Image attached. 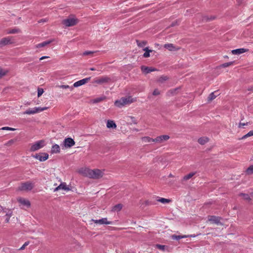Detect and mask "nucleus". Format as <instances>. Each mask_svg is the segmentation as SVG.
I'll use <instances>...</instances> for the list:
<instances>
[{"instance_id": "obj_55", "label": "nucleus", "mask_w": 253, "mask_h": 253, "mask_svg": "<svg viewBox=\"0 0 253 253\" xmlns=\"http://www.w3.org/2000/svg\"><path fill=\"white\" fill-rule=\"evenodd\" d=\"M95 70V69L94 68H90V70H91V71H94Z\"/></svg>"}, {"instance_id": "obj_54", "label": "nucleus", "mask_w": 253, "mask_h": 253, "mask_svg": "<svg viewBox=\"0 0 253 253\" xmlns=\"http://www.w3.org/2000/svg\"><path fill=\"white\" fill-rule=\"evenodd\" d=\"M188 236H189L188 237H196V235H188Z\"/></svg>"}, {"instance_id": "obj_30", "label": "nucleus", "mask_w": 253, "mask_h": 253, "mask_svg": "<svg viewBox=\"0 0 253 253\" xmlns=\"http://www.w3.org/2000/svg\"><path fill=\"white\" fill-rule=\"evenodd\" d=\"M189 236H186V235H183V236H178V235H173L171 236V238L173 240H178L179 239H182V238H187Z\"/></svg>"}, {"instance_id": "obj_18", "label": "nucleus", "mask_w": 253, "mask_h": 253, "mask_svg": "<svg viewBox=\"0 0 253 253\" xmlns=\"http://www.w3.org/2000/svg\"><path fill=\"white\" fill-rule=\"evenodd\" d=\"M141 69L142 71L145 74H148L155 70V69L154 68H149L144 66H141Z\"/></svg>"}, {"instance_id": "obj_11", "label": "nucleus", "mask_w": 253, "mask_h": 253, "mask_svg": "<svg viewBox=\"0 0 253 253\" xmlns=\"http://www.w3.org/2000/svg\"><path fill=\"white\" fill-rule=\"evenodd\" d=\"M126 104V98L123 97L120 100L115 102V105L119 108H121Z\"/></svg>"}, {"instance_id": "obj_25", "label": "nucleus", "mask_w": 253, "mask_h": 253, "mask_svg": "<svg viewBox=\"0 0 253 253\" xmlns=\"http://www.w3.org/2000/svg\"><path fill=\"white\" fill-rule=\"evenodd\" d=\"M143 50L145 51L143 54V57L145 58L149 57L150 56V53L152 52V50H149L147 47L143 48Z\"/></svg>"}, {"instance_id": "obj_34", "label": "nucleus", "mask_w": 253, "mask_h": 253, "mask_svg": "<svg viewBox=\"0 0 253 253\" xmlns=\"http://www.w3.org/2000/svg\"><path fill=\"white\" fill-rule=\"evenodd\" d=\"M21 32V30L19 29H13L9 31H8L7 33V34H16V33H19Z\"/></svg>"}, {"instance_id": "obj_46", "label": "nucleus", "mask_w": 253, "mask_h": 253, "mask_svg": "<svg viewBox=\"0 0 253 253\" xmlns=\"http://www.w3.org/2000/svg\"><path fill=\"white\" fill-rule=\"evenodd\" d=\"M29 244V242H26L19 249L20 250H23L25 249V247Z\"/></svg>"}, {"instance_id": "obj_41", "label": "nucleus", "mask_w": 253, "mask_h": 253, "mask_svg": "<svg viewBox=\"0 0 253 253\" xmlns=\"http://www.w3.org/2000/svg\"><path fill=\"white\" fill-rule=\"evenodd\" d=\"M136 101V98H132L131 96H127V104L133 103Z\"/></svg>"}, {"instance_id": "obj_49", "label": "nucleus", "mask_w": 253, "mask_h": 253, "mask_svg": "<svg viewBox=\"0 0 253 253\" xmlns=\"http://www.w3.org/2000/svg\"><path fill=\"white\" fill-rule=\"evenodd\" d=\"M160 93V91L157 89H155L153 92V94L154 95H159Z\"/></svg>"}, {"instance_id": "obj_10", "label": "nucleus", "mask_w": 253, "mask_h": 253, "mask_svg": "<svg viewBox=\"0 0 253 253\" xmlns=\"http://www.w3.org/2000/svg\"><path fill=\"white\" fill-rule=\"evenodd\" d=\"M90 77H89V78H84V79H83L80 81H78L75 82L73 84V87H77L81 86L82 85H84V84H85L86 83H87L90 80Z\"/></svg>"}, {"instance_id": "obj_51", "label": "nucleus", "mask_w": 253, "mask_h": 253, "mask_svg": "<svg viewBox=\"0 0 253 253\" xmlns=\"http://www.w3.org/2000/svg\"><path fill=\"white\" fill-rule=\"evenodd\" d=\"M144 204L146 206L151 205L153 204L151 202L148 200L145 201Z\"/></svg>"}, {"instance_id": "obj_40", "label": "nucleus", "mask_w": 253, "mask_h": 253, "mask_svg": "<svg viewBox=\"0 0 253 253\" xmlns=\"http://www.w3.org/2000/svg\"><path fill=\"white\" fill-rule=\"evenodd\" d=\"M253 136V130L250 131L248 133H247L246 135H244L242 139H246L248 137Z\"/></svg>"}, {"instance_id": "obj_7", "label": "nucleus", "mask_w": 253, "mask_h": 253, "mask_svg": "<svg viewBox=\"0 0 253 253\" xmlns=\"http://www.w3.org/2000/svg\"><path fill=\"white\" fill-rule=\"evenodd\" d=\"M63 144L65 148H71L75 144V142L72 138L68 137L64 139Z\"/></svg>"}, {"instance_id": "obj_22", "label": "nucleus", "mask_w": 253, "mask_h": 253, "mask_svg": "<svg viewBox=\"0 0 253 253\" xmlns=\"http://www.w3.org/2000/svg\"><path fill=\"white\" fill-rule=\"evenodd\" d=\"M51 42V41H44L42 43H40L37 44L36 47L37 48H41V47H44V46L49 44Z\"/></svg>"}, {"instance_id": "obj_23", "label": "nucleus", "mask_w": 253, "mask_h": 253, "mask_svg": "<svg viewBox=\"0 0 253 253\" xmlns=\"http://www.w3.org/2000/svg\"><path fill=\"white\" fill-rule=\"evenodd\" d=\"M127 125L128 124H137V120L135 119L134 117L129 116L127 117Z\"/></svg>"}, {"instance_id": "obj_9", "label": "nucleus", "mask_w": 253, "mask_h": 253, "mask_svg": "<svg viewBox=\"0 0 253 253\" xmlns=\"http://www.w3.org/2000/svg\"><path fill=\"white\" fill-rule=\"evenodd\" d=\"M169 138L168 135H163L157 137L155 138V143H162L167 141Z\"/></svg>"}, {"instance_id": "obj_43", "label": "nucleus", "mask_w": 253, "mask_h": 253, "mask_svg": "<svg viewBox=\"0 0 253 253\" xmlns=\"http://www.w3.org/2000/svg\"><path fill=\"white\" fill-rule=\"evenodd\" d=\"M44 91L43 89L42 88H38V96L39 97L41 96L42 93H43Z\"/></svg>"}, {"instance_id": "obj_1", "label": "nucleus", "mask_w": 253, "mask_h": 253, "mask_svg": "<svg viewBox=\"0 0 253 253\" xmlns=\"http://www.w3.org/2000/svg\"><path fill=\"white\" fill-rule=\"evenodd\" d=\"M85 174L90 178L99 179L103 177L104 175V170L99 169H85Z\"/></svg>"}, {"instance_id": "obj_6", "label": "nucleus", "mask_w": 253, "mask_h": 253, "mask_svg": "<svg viewBox=\"0 0 253 253\" xmlns=\"http://www.w3.org/2000/svg\"><path fill=\"white\" fill-rule=\"evenodd\" d=\"M110 81V78L107 76H103L96 78L94 80V83L97 84H103L109 82Z\"/></svg>"}, {"instance_id": "obj_36", "label": "nucleus", "mask_w": 253, "mask_h": 253, "mask_svg": "<svg viewBox=\"0 0 253 253\" xmlns=\"http://www.w3.org/2000/svg\"><path fill=\"white\" fill-rule=\"evenodd\" d=\"M137 44L138 46L143 47L145 46V45L147 44V42L145 41H137Z\"/></svg>"}, {"instance_id": "obj_48", "label": "nucleus", "mask_w": 253, "mask_h": 253, "mask_svg": "<svg viewBox=\"0 0 253 253\" xmlns=\"http://www.w3.org/2000/svg\"><path fill=\"white\" fill-rule=\"evenodd\" d=\"M104 99V98H103V97H100V98H97L96 99H95L94 101V102L95 103H98L99 102H100L102 100H103Z\"/></svg>"}, {"instance_id": "obj_33", "label": "nucleus", "mask_w": 253, "mask_h": 253, "mask_svg": "<svg viewBox=\"0 0 253 253\" xmlns=\"http://www.w3.org/2000/svg\"><path fill=\"white\" fill-rule=\"evenodd\" d=\"M157 201L161 202L163 204H166L169 203L170 201L169 199H165L164 198H159L157 199Z\"/></svg>"}, {"instance_id": "obj_47", "label": "nucleus", "mask_w": 253, "mask_h": 253, "mask_svg": "<svg viewBox=\"0 0 253 253\" xmlns=\"http://www.w3.org/2000/svg\"><path fill=\"white\" fill-rule=\"evenodd\" d=\"M1 129L2 130H14L15 129L14 128H12V127H8V126H5V127H3L1 128Z\"/></svg>"}, {"instance_id": "obj_17", "label": "nucleus", "mask_w": 253, "mask_h": 253, "mask_svg": "<svg viewBox=\"0 0 253 253\" xmlns=\"http://www.w3.org/2000/svg\"><path fill=\"white\" fill-rule=\"evenodd\" d=\"M106 126L108 128L116 129L117 125L114 121L108 120L107 121Z\"/></svg>"}, {"instance_id": "obj_26", "label": "nucleus", "mask_w": 253, "mask_h": 253, "mask_svg": "<svg viewBox=\"0 0 253 253\" xmlns=\"http://www.w3.org/2000/svg\"><path fill=\"white\" fill-rule=\"evenodd\" d=\"M218 95V91H214L211 93L208 97L209 100H212Z\"/></svg>"}, {"instance_id": "obj_20", "label": "nucleus", "mask_w": 253, "mask_h": 253, "mask_svg": "<svg viewBox=\"0 0 253 253\" xmlns=\"http://www.w3.org/2000/svg\"><path fill=\"white\" fill-rule=\"evenodd\" d=\"M60 151V147L57 144H55L52 146L51 152L52 153H58Z\"/></svg>"}, {"instance_id": "obj_31", "label": "nucleus", "mask_w": 253, "mask_h": 253, "mask_svg": "<svg viewBox=\"0 0 253 253\" xmlns=\"http://www.w3.org/2000/svg\"><path fill=\"white\" fill-rule=\"evenodd\" d=\"M57 87L62 88V89H69V90L71 91L73 89V86H70L68 85H60L57 86Z\"/></svg>"}, {"instance_id": "obj_32", "label": "nucleus", "mask_w": 253, "mask_h": 253, "mask_svg": "<svg viewBox=\"0 0 253 253\" xmlns=\"http://www.w3.org/2000/svg\"><path fill=\"white\" fill-rule=\"evenodd\" d=\"M246 173L248 175L253 174V165L250 166L246 170Z\"/></svg>"}, {"instance_id": "obj_28", "label": "nucleus", "mask_w": 253, "mask_h": 253, "mask_svg": "<svg viewBox=\"0 0 253 253\" xmlns=\"http://www.w3.org/2000/svg\"><path fill=\"white\" fill-rule=\"evenodd\" d=\"M37 113V111H35V108L33 109H29L27 110L25 112H24V114H34Z\"/></svg>"}, {"instance_id": "obj_42", "label": "nucleus", "mask_w": 253, "mask_h": 253, "mask_svg": "<svg viewBox=\"0 0 253 253\" xmlns=\"http://www.w3.org/2000/svg\"><path fill=\"white\" fill-rule=\"evenodd\" d=\"M95 52H94V51H85L83 53V55H91V56H93V54L94 53H95Z\"/></svg>"}, {"instance_id": "obj_39", "label": "nucleus", "mask_w": 253, "mask_h": 253, "mask_svg": "<svg viewBox=\"0 0 253 253\" xmlns=\"http://www.w3.org/2000/svg\"><path fill=\"white\" fill-rule=\"evenodd\" d=\"M168 79V78L167 76H163L159 78L158 81L160 83H163L164 82L167 81Z\"/></svg>"}, {"instance_id": "obj_14", "label": "nucleus", "mask_w": 253, "mask_h": 253, "mask_svg": "<svg viewBox=\"0 0 253 253\" xmlns=\"http://www.w3.org/2000/svg\"><path fill=\"white\" fill-rule=\"evenodd\" d=\"M17 201L21 204H22L24 206H25L28 208L30 207L31 203H30V201L28 200H26V199L22 198H19L17 199Z\"/></svg>"}, {"instance_id": "obj_21", "label": "nucleus", "mask_w": 253, "mask_h": 253, "mask_svg": "<svg viewBox=\"0 0 253 253\" xmlns=\"http://www.w3.org/2000/svg\"><path fill=\"white\" fill-rule=\"evenodd\" d=\"M164 47L168 49L169 51L176 50L177 48L172 43H167L164 45Z\"/></svg>"}, {"instance_id": "obj_8", "label": "nucleus", "mask_w": 253, "mask_h": 253, "mask_svg": "<svg viewBox=\"0 0 253 253\" xmlns=\"http://www.w3.org/2000/svg\"><path fill=\"white\" fill-rule=\"evenodd\" d=\"M48 154L46 153H42L36 154L34 157L41 162H43L48 159Z\"/></svg>"}, {"instance_id": "obj_50", "label": "nucleus", "mask_w": 253, "mask_h": 253, "mask_svg": "<svg viewBox=\"0 0 253 253\" xmlns=\"http://www.w3.org/2000/svg\"><path fill=\"white\" fill-rule=\"evenodd\" d=\"M14 142V140L11 139V140H10L9 141H8L6 143V145H11L12 144H13Z\"/></svg>"}, {"instance_id": "obj_15", "label": "nucleus", "mask_w": 253, "mask_h": 253, "mask_svg": "<svg viewBox=\"0 0 253 253\" xmlns=\"http://www.w3.org/2000/svg\"><path fill=\"white\" fill-rule=\"evenodd\" d=\"M208 220L212 223L218 224L220 223V218L215 216H209Z\"/></svg>"}, {"instance_id": "obj_27", "label": "nucleus", "mask_w": 253, "mask_h": 253, "mask_svg": "<svg viewBox=\"0 0 253 253\" xmlns=\"http://www.w3.org/2000/svg\"><path fill=\"white\" fill-rule=\"evenodd\" d=\"M122 209V205L117 204L114 206L112 209L113 211H119Z\"/></svg>"}, {"instance_id": "obj_24", "label": "nucleus", "mask_w": 253, "mask_h": 253, "mask_svg": "<svg viewBox=\"0 0 253 253\" xmlns=\"http://www.w3.org/2000/svg\"><path fill=\"white\" fill-rule=\"evenodd\" d=\"M208 141L209 138L206 137H201L198 139V142L201 145L206 144Z\"/></svg>"}, {"instance_id": "obj_12", "label": "nucleus", "mask_w": 253, "mask_h": 253, "mask_svg": "<svg viewBox=\"0 0 253 253\" xmlns=\"http://www.w3.org/2000/svg\"><path fill=\"white\" fill-rule=\"evenodd\" d=\"M92 221L96 224H112L111 221H107V218H103L99 220H95V219H92Z\"/></svg>"}, {"instance_id": "obj_52", "label": "nucleus", "mask_w": 253, "mask_h": 253, "mask_svg": "<svg viewBox=\"0 0 253 253\" xmlns=\"http://www.w3.org/2000/svg\"><path fill=\"white\" fill-rule=\"evenodd\" d=\"M248 123H240L239 125V127H243L247 125Z\"/></svg>"}, {"instance_id": "obj_58", "label": "nucleus", "mask_w": 253, "mask_h": 253, "mask_svg": "<svg viewBox=\"0 0 253 253\" xmlns=\"http://www.w3.org/2000/svg\"><path fill=\"white\" fill-rule=\"evenodd\" d=\"M156 45L159 46V44H156Z\"/></svg>"}, {"instance_id": "obj_13", "label": "nucleus", "mask_w": 253, "mask_h": 253, "mask_svg": "<svg viewBox=\"0 0 253 253\" xmlns=\"http://www.w3.org/2000/svg\"><path fill=\"white\" fill-rule=\"evenodd\" d=\"M60 189L64 190L66 191L70 190V188L67 186L65 182L61 183V184L58 186L54 189V192L57 191Z\"/></svg>"}, {"instance_id": "obj_3", "label": "nucleus", "mask_w": 253, "mask_h": 253, "mask_svg": "<svg viewBox=\"0 0 253 253\" xmlns=\"http://www.w3.org/2000/svg\"><path fill=\"white\" fill-rule=\"evenodd\" d=\"M78 22L77 19L72 17H70L67 19H64L62 21V23L66 27H71L76 25Z\"/></svg>"}, {"instance_id": "obj_29", "label": "nucleus", "mask_w": 253, "mask_h": 253, "mask_svg": "<svg viewBox=\"0 0 253 253\" xmlns=\"http://www.w3.org/2000/svg\"><path fill=\"white\" fill-rule=\"evenodd\" d=\"M195 174V172H190L189 174L185 175L183 177V179L184 180H187L190 179L191 178H192Z\"/></svg>"}, {"instance_id": "obj_38", "label": "nucleus", "mask_w": 253, "mask_h": 253, "mask_svg": "<svg viewBox=\"0 0 253 253\" xmlns=\"http://www.w3.org/2000/svg\"><path fill=\"white\" fill-rule=\"evenodd\" d=\"M47 107H35V111H37V113L43 111L47 109Z\"/></svg>"}, {"instance_id": "obj_19", "label": "nucleus", "mask_w": 253, "mask_h": 253, "mask_svg": "<svg viewBox=\"0 0 253 253\" xmlns=\"http://www.w3.org/2000/svg\"><path fill=\"white\" fill-rule=\"evenodd\" d=\"M141 140L142 142L145 143L155 142V139L151 138L149 136L143 137L141 138Z\"/></svg>"}, {"instance_id": "obj_4", "label": "nucleus", "mask_w": 253, "mask_h": 253, "mask_svg": "<svg viewBox=\"0 0 253 253\" xmlns=\"http://www.w3.org/2000/svg\"><path fill=\"white\" fill-rule=\"evenodd\" d=\"M33 187V183L30 181H27L26 182L21 183L18 189L21 191H30L32 190Z\"/></svg>"}, {"instance_id": "obj_35", "label": "nucleus", "mask_w": 253, "mask_h": 253, "mask_svg": "<svg viewBox=\"0 0 253 253\" xmlns=\"http://www.w3.org/2000/svg\"><path fill=\"white\" fill-rule=\"evenodd\" d=\"M156 247L159 250L162 251H165L166 250V249L167 248H168V247L165 245H159V244L156 245Z\"/></svg>"}, {"instance_id": "obj_56", "label": "nucleus", "mask_w": 253, "mask_h": 253, "mask_svg": "<svg viewBox=\"0 0 253 253\" xmlns=\"http://www.w3.org/2000/svg\"><path fill=\"white\" fill-rule=\"evenodd\" d=\"M9 221V218L6 219V222H8Z\"/></svg>"}, {"instance_id": "obj_5", "label": "nucleus", "mask_w": 253, "mask_h": 253, "mask_svg": "<svg viewBox=\"0 0 253 253\" xmlns=\"http://www.w3.org/2000/svg\"><path fill=\"white\" fill-rule=\"evenodd\" d=\"M14 39L12 37L8 36L0 40V46L2 47L4 45L10 44L14 43Z\"/></svg>"}, {"instance_id": "obj_2", "label": "nucleus", "mask_w": 253, "mask_h": 253, "mask_svg": "<svg viewBox=\"0 0 253 253\" xmlns=\"http://www.w3.org/2000/svg\"><path fill=\"white\" fill-rule=\"evenodd\" d=\"M44 145V141L41 140L32 144L30 150L31 152L36 151L43 147Z\"/></svg>"}, {"instance_id": "obj_16", "label": "nucleus", "mask_w": 253, "mask_h": 253, "mask_svg": "<svg viewBox=\"0 0 253 253\" xmlns=\"http://www.w3.org/2000/svg\"><path fill=\"white\" fill-rule=\"evenodd\" d=\"M248 49L242 48L232 50L231 53L234 55H239L247 52Z\"/></svg>"}, {"instance_id": "obj_44", "label": "nucleus", "mask_w": 253, "mask_h": 253, "mask_svg": "<svg viewBox=\"0 0 253 253\" xmlns=\"http://www.w3.org/2000/svg\"><path fill=\"white\" fill-rule=\"evenodd\" d=\"M241 195H242L243 197V198L245 200H250L251 198L249 194H241Z\"/></svg>"}, {"instance_id": "obj_37", "label": "nucleus", "mask_w": 253, "mask_h": 253, "mask_svg": "<svg viewBox=\"0 0 253 253\" xmlns=\"http://www.w3.org/2000/svg\"><path fill=\"white\" fill-rule=\"evenodd\" d=\"M7 73V70L0 68V79L6 75Z\"/></svg>"}, {"instance_id": "obj_57", "label": "nucleus", "mask_w": 253, "mask_h": 253, "mask_svg": "<svg viewBox=\"0 0 253 253\" xmlns=\"http://www.w3.org/2000/svg\"><path fill=\"white\" fill-rule=\"evenodd\" d=\"M214 19V17H212V18H211L210 19V20H212V19Z\"/></svg>"}, {"instance_id": "obj_53", "label": "nucleus", "mask_w": 253, "mask_h": 253, "mask_svg": "<svg viewBox=\"0 0 253 253\" xmlns=\"http://www.w3.org/2000/svg\"><path fill=\"white\" fill-rule=\"evenodd\" d=\"M48 57V56H42L41 58H40V60H43V59H44L45 58H47Z\"/></svg>"}, {"instance_id": "obj_45", "label": "nucleus", "mask_w": 253, "mask_h": 253, "mask_svg": "<svg viewBox=\"0 0 253 253\" xmlns=\"http://www.w3.org/2000/svg\"><path fill=\"white\" fill-rule=\"evenodd\" d=\"M232 64H233L232 62H229L225 63H224V64H222L221 65V67H224V68L227 67L232 65Z\"/></svg>"}]
</instances>
